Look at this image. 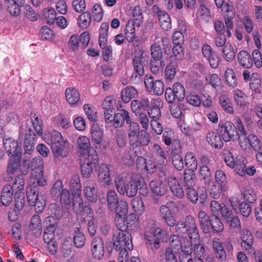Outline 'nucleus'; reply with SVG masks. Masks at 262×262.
Returning <instances> with one entry per match:
<instances>
[{"instance_id": "7ed1b4c3", "label": "nucleus", "mask_w": 262, "mask_h": 262, "mask_svg": "<svg viewBox=\"0 0 262 262\" xmlns=\"http://www.w3.org/2000/svg\"><path fill=\"white\" fill-rule=\"evenodd\" d=\"M169 236L167 230L157 227L155 220H148L144 233L145 243L148 247L157 249L160 242H167Z\"/></svg>"}, {"instance_id": "f704fd0d", "label": "nucleus", "mask_w": 262, "mask_h": 262, "mask_svg": "<svg viewBox=\"0 0 262 262\" xmlns=\"http://www.w3.org/2000/svg\"><path fill=\"white\" fill-rule=\"evenodd\" d=\"M70 187L73 196V200L81 196V183L78 175H74L70 181Z\"/></svg>"}, {"instance_id": "0e129e2a", "label": "nucleus", "mask_w": 262, "mask_h": 262, "mask_svg": "<svg viewBox=\"0 0 262 262\" xmlns=\"http://www.w3.org/2000/svg\"><path fill=\"white\" fill-rule=\"evenodd\" d=\"M162 141L165 145H170L175 140V135L174 132L170 128H165L164 130L162 137Z\"/></svg>"}, {"instance_id": "473e14b6", "label": "nucleus", "mask_w": 262, "mask_h": 262, "mask_svg": "<svg viewBox=\"0 0 262 262\" xmlns=\"http://www.w3.org/2000/svg\"><path fill=\"white\" fill-rule=\"evenodd\" d=\"M234 100L237 106L245 108L249 105L247 95L241 90L236 89L233 92Z\"/></svg>"}, {"instance_id": "c756f323", "label": "nucleus", "mask_w": 262, "mask_h": 262, "mask_svg": "<svg viewBox=\"0 0 262 262\" xmlns=\"http://www.w3.org/2000/svg\"><path fill=\"white\" fill-rule=\"evenodd\" d=\"M212 247L216 257L221 261L226 259V253L223 244L219 238H214L212 239Z\"/></svg>"}, {"instance_id": "4d7b16f0", "label": "nucleus", "mask_w": 262, "mask_h": 262, "mask_svg": "<svg viewBox=\"0 0 262 262\" xmlns=\"http://www.w3.org/2000/svg\"><path fill=\"white\" fill-rule=\"evenodd\" d=\"M55 228L56 226L54 224H50L49 225H47V228L43 234V239L47 244L51 243V242L54 241V231Z\"/></svg>"}, {"instance_id": "de8ad7c7", "label": "nucleus", "mask_w": 262, "mask_h": 262, "mask_svg": "<svg viewBox=\"0 0 262 262\" xmlns=\"http://www.w3.org/2000/svg\"><path fill=\"white\" fill-rule=\"evenodd\" d=\"M195 183V176L194 171L186 170L184 173V186L186 190L193 187Z\"/></svg>"}, {"instance_id": "37998d69", "label": "nucleus", "mask_w": 262, "mask_h": 262, "mask_svg": "<svg viewBox=\"0 0 262 262\" xmlns=\"http://www.w3.org/2000/svg\"><path fill=\"white\" fill-rule=\"evenodd\" d=\"M4 6L7 11L13 16H18L20 13V6L14 0H5Z\"/></svg>"}, {"instance_id": "c85d7f7f", "label": "nucleus", "mask_w": 262, "mask_h": 262, "mask_svg": "<svg viewBox=\"0 0 262 262\" xmlns=\"http://www.w3.org/2000/svg\"><path fill=\"white\" fill-rule=\"evenodd\" d=\"M230 202L233 209L235 211L238 209L243 216L248 217L251 214L252 208L249 204L244 202L238 203V202L233 199L230 200Z\"/></svg>"}, {"instance_id": "aec40b11", "label": "nucleus", "mask_w": 262, "mask_h": 262, "mask_svg": "<svg viewBox=\"0 0 262 262\" xmlns=\"http://www.w3.org/2000/svg\"><path fill=\"white\" fill-rule=\"evenodd\" d=\"M148 63V56L142 53L140 56H136L133 59V66L137 76H141L144 73V66Z\"/></svg>"}, {"instance_id": "603ef678", "label": "nucleus", "mask_w": 262, "mask_h": 262, "mask_svg": "<svg viewBox=\"0 0 262 262\" xmlns=\"http://www.w3.org/2000/svg\"><path fill=\"white\" fill-rule=\"evenodd\" d=\"M35 136V135L32 136L31 134L29 135H28V134H26L25 140L24 142V149L25 154L30 155L33 152L36 143Z\"/></svg>"}, {"instance_id": "680f3d73", "label": "nucleus", "mask_w": 262, "mask_h": 262, "mask_svg": "<svg viewBox=\"0 0 262 262\" xmlns=\"http://www.w3.org/2000/svg\"><path fill=\"white\" fill-rule=\"evenodd\" d=\"M215 181L216 185L220 186L221 189H226L227 176L223 171L217 170L215 172Z\"/></svg>"}, {"instance_id": "0eeeda50", "label": "nucleus", "mask_w": 262, "mask_h": 262, "mask_svg": "<svg viewBox=\"0 0 262 262\" xmlns=\"http://www.w3.org/2000/svg\"><path fill=\"white\" fill-rule=\"evenodd\" d=\"M223 158L225 163L228 166L234 169L237 174H243V168L244 166V156H237L235 159L230 151L225 149L223 151Z\"/></svg>"}, {"instance_id": "9b49d317", "label": "nucleus", "mask_w": 262, "mask_h": 262, "mask_svg": "<svg viewBox=\"0 0 262 262\" xmlns=\"http://www.w3.org/2000/svg\"><path fill=\"white\" fill-rule=\"evenodd\" d=\"M219 133L223 141L229 142L234 140L238 132L235 125L230 121H226L219 129Z\"/></svg>"}, {"instance_id": "79ce46f5", "label": "nucleus", "mask_w": 262, "mask_h": 262, "mask_svg": "<svg viewBox=\"0 0 262 262\" xmlns=\"http://www.w3.org/2000/svg\"><path fill=\"white\" fill-rule=\"evenodd\" d=\"M200 225L205 233L209 231L210 224L211 220L210 216L205 211H201L198 214Z\"/></svg>"}, {"instance_id": "e433bc0d", "label": "nucleus", "mask_w": 262, "mask_h": 262, "mask_svg": "<svg viewBox=\"0 0 262 262\" xmlns=\"http://www.w3.org/2000/svg\"><path fill=\"white\" fill-rule=\"evenodd\" d=\"M84 194L88 201L91 202H95L97 200V188L94 184H87L84 190Z\"/></svg>"}, {"instance_id": "864d4df0", "label": "nucleus", "mask_w": 262, "mask_h": 262, "mask_svg": "<svg viewBox=\"0 0 262 262\" xmlns=\"http://www.w3.org/2000/svg\"><path fill=\"white\" fill-rule=\"evenodd\" d=\"M31 121L34 129L38 136L42 135L43 122L41 119L35 114L31 115Z\"/></svg>"}, {"instance_id": "e2e57ef3", "label": "nucleus", "mask_w": 262, "mask_h": 262, "mask_svg": "<svg viewBox=\"0 0 262 262\" xmlns=\"http://www.w3.org/2000/svg\"><path fill=\"white\" fill-rule=\"evenodd\" d=\"M114 209H115L116 216H126L128 213V204L126 201H120Z\"/></svg>"}, {"instance_id": "cd10ccee", "label": "nucleus", "mask_w": 262, "mask_h": 262, "mask_svg": "<svg viewBox=\"0 0 262 262\" xmlns=\"http://www.w3.org/2000/svg\"><path fill=\"white\" fill-rule=\"evenodd\" d=\"M130 120L128 112L125 110H122L120 112L115 114L112 125L115 128L121 127L123 126L124 122L128 123Z\"/></svg>"}, {"instance_id": "6ab92c4d", "label": "nucleus", "mask_w": 262, "mask_h": 262, "mask_svg": "<svg viewBox=\"0 0 262 262\" xmlns=\"http://www.w3.org/2000/svg\"><path fill=\"white\" fill-rule=\"evenodd\" d=\"M3 145L6 152L11 157L21 155V149L18 145L17 141L12 138H4Z\"/></svg>"}, {"instance_id": "09e8293b", "label": "nucleus", "mask_w": 262, "mask_h": 262, "mask_svg": "<svg viewBox=\"0 0 262 262\" xmlns=\"http://www.w3.org/2000/svg\"><path fill=\"white\" fill-rule=\"evenodd\" d=\"M137 94V91L134 88L128 86L122 90L121 98L124 103H127Z\"/></svg>"}, {"instance_id": "dca6fc26", "label": "nucleus", "mask_w": 262, "mask_h": 262, "mask_svg": "<svg viewBox=\"0 0 262 262\" xmlns=\"http://www.w3.org/2000/svg\"><path fill=\"white\" fill-rule=\"evenodd\" d=\"M181 205H182L181 201H171L167 202L166 205H161L159 209L161 217L164 220L174 213L175 210L178 211Z\"/></svg>"}, {"instance_id": "bf43d9fd", "label": "nucleus", "mask_w": 262, "mask_h": 262, "mask_svg": "<svg viewBox=\"0 0 262 262\" xmlns=\"http://www.w3.org/2000/svg\"><path fill=\"white\" fill-rule=\"evenodd\" d=\"M118 203V197L115 190H108L107 192V203L108 207L110 209H113Z\"/></svg>"}, {"instance_id": "f257e3e1", "label": "nucleus", "mask_w": 262, "mask_h": 262, "mask_svg": "<svg viewBox=\"0 0 262 262\" xmlns=\"http://www.w3.org/2000/svg\"><path fill=\"white\" fill-rule=\"evenodd\" d=\"M176 230L178 233L187 231L191 247L192 245H194V254L198 258H201L205 253V248L203 245L200 244V234L194 219L191 215L186 216L184 223L179 222L177 224Z\"/></svg>"}, {"instance_id": "6e6552de", "label": "nucleus", "mask_w": 262, "mask_h": 262, "mask_svg": "<svg viewBox=\"0 0 262 262\" xmlns=\"http://www.w3.org/2000/svg\"><path fill=\"white\" fill-rule=\"evenodd\" d=\"M85 161L81 165V174L83 177L89 178L98 164V158L96 151L92 149L89 151V156L85 158Z\"/></svg>"}, {"instance_id": "f8f14e48", "label": "nucleus", "mask_w": 262, "mask_h": 262, "mask_svg": "<svg viewBox=\"0 0 262 262\" xmlns=\"http://www.w3.org/2000/svg\"><path fill=\"white\" fill-rule=\"evenodd\" d=\"M150 140V135L145 130H139L135 135H131L129 138L130 145L133 148L147 145Z\"/></svg>"}, {"instance_id": "4be33fe9", "label": "nucleus", "mask_w": 262, "mask_h": 262, "mask_svg": "<svg viewBox=\"0 0 262 262\" xmlns=\"http://www.w3.org/2000/svg\"><path fill=\"white\" fill-rule=\"evenodd\" d=\"M149 185L151 193L155 196H162L167 190L166 183L160 180H152L150 182Z\"/></svg>"}, {"instance_id": "412c9836", "label": "nucleus", "mask_w": 262, "mask_h": 262, "mask_svg": "<svg viewBox=\"0 0 262 262\" xmlns=\"http://www.w3.org/2000/svg\"><path fill=\"white\" fill-rule=\"evenodd\" d=\"M21 155H17L16 156L11 157L8 161L7 174L8 178H5L7 181H9L13 179V176L18 171L19 165Z\"/></svg>"}, {"instance_id": "f3484780", "label": "nucleus", "mask_w": 262, "mask_h": 262, "mask_svg": "<svg viewBox=\"0 0 262 262\" xmlns=\"http://www.w3.org/2000/svg\"><path fill=\"white\" fill-rule=\"evenodd\" d=\"M187 195L189 200L194 204L198 202L199 198L202 201L205 200L207 196V191L205 187L202 186L198 188L195 190L193 187L186 190Z\"/></svg>"}, {"instance_id": "4c0bfd02", "label": "nucleus", "mask_w": 262, "mask_h": 262, "mask_svg": "<svg viewBox=\"0 0 262 262\" xmlns=\"http://www.w3.org/2000/svg\"><path fill=\"white\" fill-rule=\"evenodd\" d=\"M151 101L154 102V105L148 110V115L151 120H160L161 114L160 107L162 106L161 101L159 98L152 99Z\"/></svg>"}, {"instance_id": "9d476101", "label": "nucleus", "mask_w": 262, "mask_h": 262, "mask_svg": "<svg viewBox=\"0 0 262 262\" xmlns=\"http://www.w3.org/2000/svg\"><path fill=\"white\" fill-rule=\"evenodd\" d=\"M114 246L116 250L127 249L132 250L133 246L132 242V236L129 233L119 232L114 237Z\"/></svg>"}, {"instance_id": "2f4dec72", "label": "nucleus", "mask_w": 262, "mask_h": 262, "mask_svg": "<svg viewBox=\"0 0 262 262\" xmlns=\"http://www.w3.org/2000/svg\"><path fill=\"white\" fill-rule=\"evenodd\" d=\"M98 179L103 184L108 185L111 183L110 168L107 165L102 164L98 169Z\"/></svg>"}, {"instance_id": "72a5a7b5", "label": "nucleus", "mask_w": 262, "mask_h": 262, "mask_svg": "<svg viewBox=\"0 0 262 262\" xmlns=\"http://www.w3.org/2000/svg\"><path fill=\"white\" fill-rule=\"evenodd\" d=\"M13 193L10 185L7 184L3 187L1 192V202L4 206H7L11 203Z\"/></svg>"}, {"instance_id": "69168bd1", "label": "nucleus", "mask_w": 262, "mask_h": 262, "mask_svg": "<svg viewBox=\"0 0 262 262\" xmlns=\"http://www.w3.org/2000/svg\"><path fill=\"white\" fill-rule=\"evenodd\" d=\"M73 239L74 244L77 248L82 247L85 242V238L83 233L81 232L79 229H77L75 231Z\"/></svg>"}, {"instance_id": "ddd939ff", "label": "nucleus", "mask_w": 262, "mask_h": 262, "mask_svg": "<svg viewBox=\"0 0 262 262\" xmlns=\"http://www.w3.org/2000/svg\"><path fill=\"white\" fill-rule=\"evenodd\" d=\"M210 208L213 215L219 216L221 215L225 220H229L232 214V212L224 204H220L216 201L210 202Z\"/></svg>"}, {"instance_id": "8fccbe9b", "label": "nucleus", "mask_w": 262, "mask_h": 262, "mask_svg": "<svg viewBox=\"0 0 262 262\" xmlns=\"http://www.w3.org/2000/svg\"><path fill=\"white\" fill-rule=\"evenodd\" d=\"M223 58L228 62H232L235 58V52L233 46L230 44H226L222 50Z\"/></svg>"}, {"instance_id": "338daca9", "label": "nucleus", "mask_w": 262, "mask_h": 262, "mask_svg": "<svg viewBox=\"0 0 262 262\" xmlns=\"http://www.w3.org/2000/svg\"><path fill=\"white\" fill-rule=\"evenodd\" d=\"M172 90L175 96L177 97L179 101L183 100L185 96V90L184 87L179 82H176L173 84Z\"/></svg>"}, {"instance_id": "052dcab7", "label": "nucleus", "mask_w": 262, "mask_h": 262, "mask_svg": "<svg viewBox=\"0 0 262 262\" xmlns=\"http://www.w3.org/2000/svg\"><path fill=\"white\" fill-rule=\"evenodd\" d=\"M29 228L31 230H36V233L39 235L41 234L42 230L41 221L38 215H34L32 217Z\"/></svg>"}, {"instance_id": "13d9d810", "label": "nucleus", "mask_w": 262, "mask_h": 262, "mask_svg": "<svg viewBox=\"0 0 262 262\" xmlns=\"http://www.w3.org/2000/svg\"><path fill=\"white\" fill-rule=\"evenodd\" d=\"M225 78L229 86L234 88L237 85L236 77L232 69L227 68L226 70Z\"/></svg>"}, {"instance_id": "58836bf2", "label": "nucleus", "mask_w": 262, "mask_h": 262, "mask_svg": "<svg viewBox=\"0 0 262 262\" xmlns=\"http://www.w3.org/2000/svg\"><path fill=\"white\" fill-rule=\"evenodd\" d=\"M92 141L95 144L100 145L103 140V130L98 124L94 123L91 128Z\"/></svg>"}, {"instance_id": "5701e85b", "label": "nucleus", "mask_w": 262, "mask_h": 262, "mask_svg": "<svg viewBox=\"0 0 262 262\" xmlns=\"http://www.w3.org/2000/svg\"><path fill=\"white\" fill-rule=\"evenodd\" d=\"M65 95L67 101L71 106L81 104L80 93L75 88H67L65 91Z\"/></svg>"}, {"instance_id": "49530a36", "label": "nucleus", "mask_w": 262, "mask_h": 262, "mask_svg": "<svg viewBox=\"0 0 262 262\" xmlns=\"http://www.w3.org/2000/svg\"><path fill=\"white\" fill-rule=\"evenodd\" d=\"M219 102L222 109L225 112L231 115L234 114V110L232 104L226 95H222L220 96Z\"/></svg>"}, {"instance_id": "1a4fd4ad", "label": "nucleus", "mask_w": 262, "mask_h": 262, "mask_svg": "<svg viewBox=\"0 0 262 262\" xmlns=\"http://www.w3.org/2000/svg\"><path fill=\"white\" fill-rule=\"evenodd\" d=\"M176 232L178 235H173L170 237V247L167 249H172L179 253L184 251V248L188 245L187 243L190 242L187 231L178 233L176 229Z\"/></svg>"}, {"instance_id": "774afa93", "label": "nucleus", "mask_w": 262, "mask_h": 262, "mask_svg": "<svg viewBox=\"0 0 262 262\" xmlns=\"http://www.w3.org/2000/svg\"><path fill=\"white\" fill-rule=\"evenodd\" d=\"M83 107L84 113L88 118L93 122L96 121L97 112L95 108L89 104H84Z\"/></svg>"}, {"instance_id": "bb28decb", "label": "nucleus", "mask_w": 262, "mask_h": 262, "mask_svg": "<svg viewBox=\"0 0 262 262\" xmlns=\"http://www.w3.org/2000/svg\"><path fill=\"white\" fill-rule=\"evenodd\" d=\"M73 209L77 214L83 215L84 213H86L90 216L93 215L92 209L89 206H83L81 196L75 198L73 200Z\"/></svg>"}, {"instance_id": "3c124183", "label": "nucleus", "mask_w": 262, "mask_h": 262, "mask_svg": "<svg viewBox=\"0 0 262 262\" xmlns=\"http://www.w3.org/2000/svg\"><path fill=\"white\" fill-rule=\"evenodd\" d=\"M126 39L129 42H133L136 37V30L134 22L130 20L128 21L125 30Z\"/></svg>"}, {"instance_id": "6e6d98bb", "label": "nucleus", "mask_w": 262, "mask_h": 262, "mask_svg": "<svg viewBox=\"0 0 262 262\" xmlns=\"http://www.w3.org/2000/svg\"><path fill=\"white\" fill-rule=\"evenodd\" d=\"M186 165L192 171L195 170L198 167V162L194 154L192 152L186 154L185 157Z\"/></svg>"}, {"instance_id": "c03bdc74", "label": "nucleus", "mask_w": 262, "mask_h": 262, "mask_svg": "<svg viewBox=\"0 0 262 262\" xmlns=\"http://www.w3.org/2000/svg\"><path fill=\"white\" fill-rule=\"evenodd\" d=\"M25 186V179L23 176L18 175L14 179L12 185H11L12 190L14 194L24 193Z\"/></svg>"}, {"instance_id": "5fc2aeb1", "label": "nucleus", "mask_w": 262, "mask_h": 262, "mask_svg": "<svg viewBox=\"0 0 262 262\" xmlns=\"http://www.w3.org/2000/svg\"><path fill=\"white\" fill-rule=\"evenodd\" d=\"M187 243L188 245L184 248V251L179 253L180 262H192V259L191 256L192 248L191 243Z\"/></svg>"}, {"instance_id": "a211bd4d", "label": "nucleus", "mask_w": 262, "mask_h": 262, "mask_svg": "<svg viewBox=\"0 0 262 262\" xmlns=\"http://www.w3.org/2000/svg\"><path fill=\"white\" fill-rule=\"evenodd\" d=\"M47 181L43 175V170H32L31 176L29 179L28 186L37 187V186H44L46 185Z\"/></svg>"}, {"instance_id": "f03ea898", "label": "nucleus", "mask_w": 262, "mask_h": 262, "mask_svg": "<svg viewBox=\"0 0 262 262\" xmlns=\"http://www.w3.org/2000/svg\"><path fill=\"white\" fill-rule=\"evenodd\" d=\"M140 174L133 173L131 175L122 174L118 176L115 179V184L118 193L129 198L136 196L137 193L138 184L140 182Z\"/></svg>"}, {"instance_id": "a878e982", "label": "nucleus", "mask_w": 262, "mask_h": 262, "mask_svg": "<svg viewBox=\"0 0 262 262\" xmlns=\"http://www.w3.org/2000/svg\"><path fill=\"white\" fill-rule=\"evenodd\" d=\"M168 184L171 191L174 196L180 199L184 197L183 189L177 178L173 176L169 177L168 179Z\"/></svg>"}, {"instance_id": "a18cd8bd", "label": "nucleus", "mask_w": 262, "mask_h": 262, "mask_svg": "<svg viewBox=\"0 0 262 262\" xmlns=\"http://www.w3.org/2000/svg\"><path fill=\"white\" fill-rule=\"evenodd\" d=\"M92 16L90 12L82 13L77 18V25L81 29H86L90 25Z\"/></svg>"}, {"instance_id": "c9c22d12", "label": "nucleus", "mask_w": 262, "mask_h": 262, "mask_svg": "<svg viewBox=\"0 0 262 262\" xmlns=\"http://www.w3.org/2000/svg\"><path fill=\"white\" fill-rule=\"evenodd\" d=\"M239 64L245 68H250L253 66V60L250 54L246 51L242 50L237 54Z\"/></svg>"}, {"instance_id": "20e7f679", "label": "nucleus", "mask_w": 262, "mask_h": 262, "mask_svg": "<svg viewBox=\"0 0 262 262\" xmlns=\"http://www.w3.org/2000/svg\"><path fill=\"white\" fill-rule=\"evenodd\" d=\"M42 138L48 145H50L54 158H64L68 156V150L66 146L67 141L63 139L59 132L53 130L48 135H43Z\"/></svg>"}, {"instance_id": "423d86ee", "label": "nucleus", "mask_w": 262, "mask_h": 262, "mask_svg": "<svg viewBox=\"0 0 262 262\" xmlns=\"http://www.w3.org/2000/svg\"><path fill=\"white\" fill-rule=\"evenodd\" d=\"M109 25L108 23H102L99 29V45L103 49L102 53L103 59L107 61L113 56V49L111 45H107V36Z\"/></svg>"}, {"instance_id": "2eb2a0df", "label": "nucleus", "mask_w": 262, "mask_h": 262, "mask_svg": "<svg viewBox=\"0 0 262 262\" xmlns=\"http://www.w3.org/2000/svg\"><path fill=\"white\" fill-rule=\"evenodd\" d=\"M202 52L203 57L208 61L210 67L216 69L219 64L220 60L211 47L208 44H204L202 47Z\"/></svg>"}, {"instance_id": "393cba45", "label": "nucleus", "mask_w": 262, "mask_h": 262, "mask_svg": "<svg viewBox=\"0 0 262 262\" xmlns=\"http://www.w3.org/2000/svg\"><path fill=\"white\" fill-rule=\"evenodd\" d=\"M78 152L81 157L89 156V151L94 149L91 148L89 139L84 136H80L77 140Z\"/></svg>"}, {"instance_id": "a19ab883", "label": "nucleus", "mask_w": 262, "mask_h": 262, "mask_svg": "<svg viewBox=\"0 0 262 262\" xmlns=\"http://www.w3.org/2000/svg\"><path fill=\"white\" fill-rule=\"evenodd\" d=\"M158 15L161 28L164 30L170 29L171 27V19L168 13L160 10L158 11Z\"/></svg>"}, {"instance_id": "ea45409f", "label": "nucleus", "mask_w": 262, "mask_h": 262, "mask_svg": "<svg viewBox=\"0 0 262 262\" xmlns=\"http://www.w3.org/2000/svg\"><path fill=\"white\" fill-rule=\"evenodd\" d=\"M241 239L242 241V247L246 250H251V251L253 243V237L251 233L247 229H243L242 230Z\"/></svg>"}, {"instance_id": "4468645a", "label": "nucleus", "mask_w": 262, "mask_h": 262, "mask_svg": "<svg viewBox=\"0 0 262 262\" xmlns=\"http://www.w3.org/2000/svg\"><path fill=\"white\" fill-rule=\"evenodd\" d=\"M144 84L148 92H153L156 95H161L164 90V85L160 80H154L152 76H146L144 79Z\"/></svg>"}, {"instance_id": "7c9ffc66", "label": "nucleus", "mask_w": 262, "mask_h": 262, "mask_svg": "<svg viewBox=\"0 0 262 262\" xmlns=\"http://www.w3.org/2000/svg\"><path fill=\"white\" fill-rule=\"evenodd\" d=\"M206 140L212 147L221 148L223 146V142L221 137L213 131H209L206 136Z\"/></svg>"}, {"instance_id": "39448f33", "label": "nucleus", "mask_w": 262, "mask_h": 262, "mask_svg": "<svg viewBox=\"0 0 262 262\" xmlns=\"http://www.w3.org/2000/svg\"><path fill=\"white\" fill-rule=\"evenodd\" d=\"M26 194L29 205L34 206L36 212H42L46 205V196L42 193H39L37 187L32 186H27Z\"/></svg>"}, {"instance_id": "b1692460", "label": "nucleus", "mask_w": 262, "mask_h": 262, "mask_svg": "<svg viewBox=\"0 0 262 262\" xmlns=\"http://www.w3.org/2000/svg\"><path fill=\"white\" fill-rule=\"evenodd\" d=\"M92 252L93 256L98 259L102 258L104 253V243L101 237H94L91 242Z\"/></svg>"}]
</instances>
